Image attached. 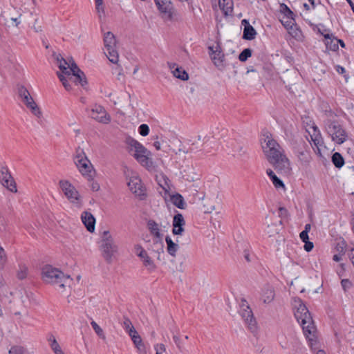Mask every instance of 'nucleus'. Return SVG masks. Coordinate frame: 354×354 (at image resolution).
<instances>
[{"instance_id": "f257e3e1", "label": "nucleus", "mask_w": 354, "mask_h": 354, "mask_svg": "<svg viewBox=\"0 0 354 354\" xmlns=\"http://www.w3.org/2000/svg\"><path fill=\"white\" fill-rule=\"evenodd\" d=\"M294 303V307L296 308L294 313L295 317L301 326L306 338L313 341L315 338L316 327L312 316L300 299H295Z\"/></svg>"}, {"instance_id": "f03ea898", "label": "nucleus", "mask_w": 354, "mask_h": 354, "mask_svg": "<svg viewBox=\"0 0 354 354\" xmlns=\"http://www.w3.org/2000/svg\"><path fill=\"white\" fill-rule=\"evenodd\" d=\"M41 279L46 283L57 285L62 288L70 286L72 280L68 275L64 274L60 270L50 265H46L42 268Z\"/></svg>"}, {"instance_id": "7ed1b4c3", "label": "nucleus", "mask_w": 354, "mask_h": 354, "mask_svg": "<svg viewBox=\"0 0 354 354\" xmlns=\"http://www.w3.org/2000/svg\"><path fill=\"white\" fill-rule=\"evenodd\" d=\"M264 137L263 141H261V147L268 162L281 158L282 155L286 154L283 148L277 140L272 138L271 134L267 133L264 135Z\"/></svg>"}, {"instance_id": "20e7f679", "label": "nucleus", "mask_w": 354, "mask_h": 354, "mask_svg": "<svg viewBox=\"0 0 354 354\" xmlns=\"http://www.w3.org/2000/svg\"><path fill=\"white\" fill-rule=\"evenodd\" d=\"M324 129L331 140L336 144L342 145L348 138L346 130L338 120L326 119L324 121Z\"/></svg>"}, {"instance_id": "39448f33", "label": "nucleus", "mask_w": 354, "mask_h": 354, "mask_svg": "<svg viewBox=\"0 0 354 354\" xmlns=\"http://www.w3.org/2000/svg\"><path fill=\"white\" fill-rule=\"evenodd\" d=\"M130 151L133 152V157L144 167L150 169L153 167V162L149 157L151 155L142 145L136 140H131L129 141Z\"/></svg>"}, {"instance_id": "423d86ee", "label": "nucleus", "mask_w": 354, "mask_h": 354, "mask_svg": "<svg viewBox=\"0 0 354 354\" xmlns=\"http://www.w3.org/2000/svg\"><path fill=\"white\" fill-rule=\"evenodd\" d=\"M292 151L301 165L307 166L309 165L312 157L309 147L304 140L302 139L295 140L293 144Z\"/></svg>"}, {"instance_id": "0eeeda50", "label": "nucleus", "mask_w": 354, "mask_h": 354, "mask_svg": "<svg viewBox=\"0 0 354 354\" xmlns=\"http://www.w3.org/2000/svg\"><path fill=\"white\" fill-rule=\"evenodd\" d=\"M104 44L107 58L111 62L117 64L119 60V55L116 49V39L111 32L104 34Z\"/></svg>"}, {"instance_id": "6e6552de", "label": "nucleus", "mask_w": 354, "mask_h": 354, "mask_svg": "<svg viewBox=\"0 0 354 354\" xmlns=\"http://www.w3.org/2000/svg\"><path fill=\"white\" fill-rule=\"evenodd\" d=\"M240 315L250 332L256 335L258 332L257 322L254 317L252 310L245 299L241 300Z\"/></svg>"}, {"instance_id": "1a4fd4ad", "label": "nucleus", "mask_w": 354, "mask_h": 354, "mask_svg": "<svg viewBox=\"0 0 354 354\" xmlns=\"http://www.w3.org/2000/svg\"><path fill=\"white\" fill-rule=\"evenodd\" d=\"M59 186L68 200L80 207L82 205L81 196L75 187L68 180H60Z\"/></svg>"}, {"instance_id": "9d476101", "label": "nucleus", "mask_w": 354, "mask_h": 354, "mask_svg": "<svg viewBox=\"0 0 354 354\" xmlns=\"http://www.w3.org/2000/svg\"><path fill=\"white\" fill-rule=\"evenodd\" d=\"M277 172L282 176H288L290 174L292 168L290 167V160L286 154L282 155L279 158L270 162Z\"/></svg>"}, {"instance_id": "9b49d317", "label": "nucleus", "mask_w": 354, "mask_h": 354, "mask_svg": "<svg viewBox=\"0 0 354 354\" xmlns=\"http://www.w3.org/2000/svg\"><path fill=\"white\" fill-rule=\"evenodd\" d=\"M158 10L167 19L171 21L174 15V8L170 0H154Z\"/></svg>"}, {"instance_id": "f8f14e48", "label": "nucleus", "mask_w": 354, "mask_h": 354, "mask_svg": "<svg viewBox=\"0 0 354 354\" xmlns=\"http://www.w3.org/2000/svg\"><path fill=\"white\" fill-rule=\"evenodd\" d=\"M0 181L1 184L12 192H17L16 184L6 166L0 167Z\"/></svg>"}, {"instance_id": "ddd939ff", "label": "nucleus", "mask_w": 354, "mask_h": 354, "mask_svg": "<svg viewBox=\"0 0 354 354\" xmlns=\"http://www.w3.org/2000/svg\"><path fill=\"white\" fill-rule=\"evenodd\" d=\"M89 115L99 122L108 124L111 121V117L104 108L100 105L95 104L93 106Z\"/></svg>"}, {"instance_id": "4468645a", "label": "nucleus", "mask_w": 354, "mask_h": 354, "mask_svg": "<svg viewBox=\"0 0 354 354\" xmlns=\"http://www.w3.org/2000/svg\"><path fill=\"white\" fill-rule=\"evenodd\" d=\"M136 254L142 261L143 265L150 272L153 271L156 269V265L151 258L148 255L147 251L140 245H137L135 247Z\"/></svg>"}, {"instance_id": "2eb2a0df", "label": "nucleus", "mask_w": 354, "mask_h": 354, "mask_svg": "<svg viewBox=\"0 0 354 354\" xmlns=\"http://www.w3.org/2000/svg\"><path fill=\"white\" fill-rule=\"evenodd\" d=\"M221 46L218 41H216L215 44L208 46L209 57L214 64L218 68L221 66Z\"/></svg>"}, {"instance_id": "dca6fc26", "label": "nucleus", "mask_w": 354, "mask_h": 354, "mask_svg": "<svg viewBox=\"0 0 354 354\" xmlns=\"http://www.w3.org/2000/svg\"><path fill=\"white\" fill-rule=\"evenodd\" d=\"M128 186L130 190L136 195L139 196L145 195V189L140 178L137 177L131 178L128 183Z\"/></svg>"}, {"instance_id": "f3484780", "label": "nucleus", "mask_w": 354, "mask_h": 354, "mask_svg": "<svg viewBox=\"0 0 354 354\" xmlns=\"http://www.w3.org/2000/svg\"><path fill=\"white\" fill-rule=\"evenodd\" d=\"M71 79H74V82L84 86L86 84V77L83 71H82L77 65L73 62L71 66Z\"/></svg>"}, {"instance_id": "a211bd4d", "label": "nucleus", "mask_w": 354, "mask_h": 354, "mask_svg": "<svg viewBox=\"0 0 354 354\" xmlns=\"http://www.w3.org/2000/svg\"><path fill=\"white\" fill-rule=\"evenodd\" d=\"M100 250L106 261L109 263H111L113 256L117 251V246L115 243H101Z\"/></svg>"}, {"instance_id": "6ab92c4d", "label": "nucleus", "mask_w": 354, "mask_h": 354, "mask_svg": "<svg viewBox=\"0 0 354 354\" xmlns=\"http://www.w3.org/2000/svg\"><path fill=\"white\" fill-rule=\"evenodd\" d=\"M172 233L174 235H181L184 232V226L185 225V219L180 213H177L173 218Z\"/></svg>"}, {"instance_id": "aec40b11", "label": "nucleus", "mask_w": 354, "mask_h": 354, "mask_svg": "<svg viewBox=\"0 0 354 354\" xmlns=\"http://www.w3.org/2000/svg\"><path fill=\"white\" fill-rule=\"evenodd\" d=\"M57 62L58 64V67L60 69L59 74H63L69 77L71 79L72 76L71 75V66L73 62V59H69L68 61H66L63 57L59 56L57 57Z\"/></svg>"}, {"instance_id": "412c9836", "label": "nucleus", "mask_w": 354, "mask_h": 354, "mask_svg": "<svg viewBox=\"0 0 354 354\" xmlns=\"http://www.w3.org/2000/svg\"><path fill=\"white\" fill-rule=\"evenodd\" d=\"M167 65L169 68L171 70V73L176 78L183 81L189 79L188 73L183 69V68L179 67L176 63L168 62Z\"/></svg>"}, {"instance_id": "4be33fe9", "label": "nucleus", "mask_w": 354, "mask_h": 354, "mask_svg": "<svg viewBox=\"0 0 354 354\" xmlns=\"http://www.w3.org/2000/svg\"><path fill=\"white\" fill-rule=\"evenodd\" d=\"M81 219L87 230L90 232H93L95 224V218L93 215L91 213L85 211L82 212Z\"/></svg>"}, {"instance_id": "5701e85b", "label": "nucleus", "mask_w": 354, "mask_h": 354, "mask_svg": "<svg viewBox=\"0 0 354 354\" xmlns=\"http://www.w3.org/2000/svg\"><path fill=\"white\" fill-rule=\"evenodd\" d=\"M21 101L26 104V106L30 109L32 114H34L35 116L40 118L41 115V113L37 105V104L35 102L33 98L31 97V95L29 94L26 97L23 98Z\"/></svg>"}, {"instance_id": "b1692460", "label": "nucleus", "mask_w": 354, "mask_h": 354, "mask_svg": "<svg viewBox=\"0 0 354 354\" xmlns=\"http://www.w3.org/2000/svg\"><path fill=\"white\" fill-rule=\"evenodd\" d=\"M311 140L314 145L317 148L318 153H320L319 147L324 144V139L322 136L320 131L317 126L313 127V133L310 134Z\"/></svg>"}, {"instance_id": "393cba45", "label": "nucleus", "mask_w": 354, "mask_h": 354, "mask_svg": "<svg viewBox=\"0 0 354 354\" xmlns=\"http://www.w3.org/2000/svg\"><path fill=\"white\" fill-rule=\"evenodd\" d=\"M88 161L89 160L88 159L84 150L80 147L76 149L75 153L74 156V162L75 165L78 167L82 164L88 162Z\"/></svg>"}, {"instance_id": "a878e982", "label": "nucleus", "mask_w": 354, "mask_h": 354, "mask_svg": "<svg viewBox=\"0 0 354 354\" xmlns=\"http://www.w3.org/2000/svg\"><path fill=\"white\" fill-rule=\"evenodd\" d=\"M274 298V291L270 286H265L262 290V300L265 304H270Z\"/></svg>"}, {"instance_id": "bb28decb", "label": "nucleus", "mask_w": 354, "mask_h": 354, "mask_svg": "<svg viewBox=\"0 0 354 354\" xmlns=\"http://www.w3.org/2000/svg\"><path fill=\"white\" fill-rule=\"evenodd\" d=\"M147 227L151 235L156 238L160 239L162 234L160 231L159 225L154 220H149L147 221Z\"/></svg>"}, {"instance_id": "cd10ccee", "label": "nucleus", "mask_w": 354, "mask_h": 354, "mask_svg": "<svg viewBox=\"0 0 354 354\" xmlns=\"http://www.w3.org/2000/svg\"><path fill=\"white\" fill-rule=\"evenodd\" d=\"M266 174L270 177L272 184L277 189L283 188L285 189V185L283 182L279 178L274 172L271 169H268L266 170Z\"/></svg>"}, {"instance_id": "c85d7f7f", "label": "nucleus", "mask_w": 354, "mask_h": 354, "mask_svg": "<svg viewBox=\"0 0 354 354\" xmlns=\"http://www.w3.org/2000/svg\"><path fill=\"white\" fill-rule=\"evenodd\" d=\"M77 167L83 176H86L88 177L92 176L93 167L90 160L88 161V162L82 164L81 165Z\"/></svg>"}, {"instance_id": "c756f323", "label": "nucleus", "mask_w": 354, "mask_h": 354, "mask_svg": "<svg viewBox=\"0 0 354 354\" xmlns=\"http://www.w3.org/2000/svg\"><path fill=\"white\" fill-rule=\"evenodd\" d=\"M257 31L252 26H245L243 29L242 38L245 40H252L255 38Z\"/></svg>"}, {"instance_id": "7c9ffc66", "label": "nucleus", "mask_w": 354, "mask_h": 354, "mask_svg": "<svg viewBox=\"0 0 354 354\" xmlns=\"http://www.w3.org/2000/svg\"><path fill=\"white\" fill-rule=\"evenodd\" d=\"M171 203L179 209H185L186 203L183 197L180 194H175L171 196Z\"/></svg>"}, {"instance_id": "2f4dec72", "label": "nucleus", "mask_w": 354, "mask_h": 354, "mask_svg": "<svg viewBox=\"0 0 354 354\" xmlns=\"http://www.w3.org/2000/svg\"><path fill=\"white\" fill-rule=\"evenodd\" d=\"M165 241L167 245V250L168 253L172 257H176L178 245L175 243L169 236H166Z\"/></svg>"}, {"instance_id": "473e14b6", "label": "nucleus", "mask_w": 354, "mask_h": 354, "mask_svg": "<svg viewBox=\"0 0 354 354\" xmlns=\"http://www.w3.org/2000/svg\"><path fill=\"white\" fill-rule=\"evenodd\" d=\"M331 161L335 167L338 169L342 168L345 163L343 156L339 152H335L332 155Z\"/></svg>"}, {"instance_id": "72a5a7b5", "label": "nucleus", "mask_w": 354, "mask_h": 354, "mask_svg": "<svg viewBox=\"0 0 354 354\" xmlns=\"http://www.w3.org/2000/svg\"><path fill=\"white\" fill-rule=\"evenodd\" d=\"M326 39V48L332 51H336L339 49L338 41L336 39H332L328 34L324 35Z\"/></svg>"}, {"instance_id": "f704fd0d", "label": "nucleus", "mask_w": 354, "mask_h": 354, "mask_svg": "<svg viewBox=\"0 0 354 354\" xmlns=\"http://www.w3.org/2000/svg\"><path fill=\"white\" fill-rule=\"evenodd\" d=\"M280 11L283 14H284L285 17H287L288 19H292L294 20V17H296V15L294 14V12L288 8V6L282 3H280Z\"/></svg>"}, {"instance_id": "c9c22d12", "label": "nucleus", "mask_w": 354, "mask_h": 354, "mask_svg": "<svg viewBox=\"0 0 354 354\" xmlns=\"http://www.w3.org/2000/svg\"><path fill=\"white\" fill-rule=\"evenodd\" d=\"M122 327L129 335L136 330L133 326L132 325L131 320L127 317L124 318Z\"/></svg>"}, {"instance_id": "e433bc0d", "label": "nucleus", "mask_w": 354, "mask_h": 354, "mask_svg": "<svg viewBox=\"0 0 354 354\" xmlns=\"http://www.w3.org/2000/svg\"><path fill=\"white\" fill-rule=\"evenodd\" d=\"M129 335L131 337L133 344L138 348H139L140 346L143 345L142 339L136 330H134L132 333L129 334Z\"/></svg>"}, {"instance_id": "4c0bfd02", "label": "nucleus", "mask_w": 354, "mask_h": 354, "mask_svg": "<svg viewBox=\"0 0 354 354\" xmlns=\"http://www.w3.org/2000/svg\"><path fill=\"white\" fill-rule=\"evenodd\" d=\"M57 73L59 80L62 82L64 88L66 90L69 91L71 88V84L68 83V81L71 80L72 79H69V77L65 75L59 74V72H57Z\"/></svg>"}, {"instance_id": "58836bf2", "label": "nucleus", "mask_w": 354, "mask_h": 354, "mask_svg": "<svg viewBox=\"0 0 354 354\" xmlns=\"http://www.w3.org/2000/svg\"><path fill=\"white\" fill-rule=\"evenodd\" d=\"M252 50L250 48H245L239 54V59L244 62L248 60L249 57L252 56Z\"/></svg>"}, {"instance_id": "ea45409f", "label": "nucleus", "mask_w": 354, "mask_h": 354, "mask_svg": "<svg viewBox=\"0 0 354 354\" xmlns=\"http://www.w3.org/2000/svg\"><path fill=\"white\" fill-rule=\"evenodd\" d=\"M9 354H29L28 351L24 347L20 346H15L11 347Z\"/></svg>"}, {"instance_id": "a19ab883", "label": "nucleus", "mask_w": 354, "mask_h": 354, "mask_svg": "<svg viewBox=\"0 0 354 354\" xmlns=\"http://www.w3.org/2000/svg\"><path fill=\"white\" fill-rule=\"evenodd\" d=\"M91 325L95 333L102 339H105V335L101 327L93 320L91 321Z\"/></svg>"}, {"instance_id": "79ce46f5", "label": "nucleus", "mask_w": 354, "mask_h": 354, "mask_svg": "<svg viewBox=\"0 0 354 354\" xmlns=\"http://www.w3.org/2000/svg\"><path fill=\"white\" fill-rule=\"evenodd\" d=\"M225 0H223V12L225 16L231 15L233 12V5L232 3L228 6V3L225 4Z\"/></svg>"}, {"instance_id": "37998d69", "label": "nucleus", "mask_w": 354, "mask_h": 354, "mask_svg": "<svg viewBox=\"0 0 354 354\" xmlns=\"http://www.w3.org/2000/svg\"><path fill=\"white\" fill-rule=\"evenodd\" d=\"M139 133L142 136H146L149 133V128L147 124H142L138 128Z\"/></svg>"}, {"instance_id": "c03bdc74", "label": "nucleus", "mask_w": 354, "mask_h": 354, "mask_svg": "<svg viewBox=\"0 0 354 354\" xmlns=\"http://www.w3.org/2000/svg\"><path fill=\"white\" fill-rule=\"evenodd\" d=\"M18 93L19 96L20 97L21 100L28 96L30 93L29 91L25 88L24 86H20L18 88Z\"/></svg>"}, {"instance_id": "a18cd8bd", "label": "nucleus", "mask_w": 354, "mask_h": 354, "mask_svg": "<svg viewBox=\"0 0 354 354\" xmlns=\"http://www.w3.org/2000/svg\"><path fill=\"white\" fill-rule=\"evenodd\" d=\"M341 285L343 290L346 292L352 286V283L349 279H344L341 281Z\"/></svg>"}, {"instance_id": "49530a36", "label": "nucleus", "mask_w": 354, "mask_h": 354, "mask_svg": "<svg viewBox=\"0 0 354 354\" xmlns=\"http://www.w3.org/2000/svg\"><path fill=\"white\" fill-rule=\"evenodd\" d=\"M156 354H163L166 351V348L164 344H157L154 346Z\"/></svg>"}, {"instance_id": "de8ad7c7", "label": "nucleus", "mask_w": 354, "mask_h": 354, "mask_svg": "<svg viewBox=\"0 0 354 354\" xmlns=\"http://www.w3.org/2000/svg\"><path fill=\"white\" fill-rule=\"evenodd\" d=\"M50 348L55 354H64L57 342L55 344H50Z\"/></svg>"}, {"instance_id": "09e8293b", "label": "nucleus", "mask_w": 354, "mask_h": 354, "mask_svg": "<svg viewBox=\"0 0 354 354\" xmlns=\"http://www.w3.org/2000/svg\"><path fill=\"white\" fill-rule=\"evenodd\" d=\"M27 276V268L25 266L20 267V270L17 272V277L19 279H24Z\"/></svg>"}, {"instance_id": "8fccbe9b", "label": "nucleus", "mask_w": 354, "mask_h": 354, "mask_svg": "<svg viewBox=\"0 0 354 354\" xmlns=\"http://www.w3.org/2000/svg\"><path fill=\"white\" fill-rule=\"evenodd\" d=\"M289 33L293 37H297L301 34V30L296 26H294L293 27H290V30H288Z\"/></svg>"}, {"instance_id": "3c124183", "label": "nucleus", "mask_w": 354, "mask_h": 354, "mask_svg": "<svg viewBox=\"0 0 354 354\" xmlns=\"http://www.w3.org/2000/svg\"><path fill=\"white\" fill-rule=\"evenodd\" d=\"M173 339H174V342H175L176 346L180 351H182V349L183 348V343L182 342V341L180 339V337L177 335H173Z\"/></svg>"}, {"instance_id": "603ef678", "label": "nucleus", "mask_w": 354, "mask_h": 354, "mask_svg": "<svg viewBox=\"0 0 354 354\" xmlns=\"http://www.w3.org/2000/svg\"><path fill=\"white\" fill-rule=\"evenodd\" d=\"M304 243H305V244H304V250L306 252H310L313 250V247H314L313 243L309 241L308 240L306 241H304Z\"/></svg>"}, {"instance_id": "864d4df0", "label": "nucleus", "mask_w": 354, "mask_h": 354, "mask_svg": "<svg viewBox=\"0 0 354 354\" xmlns=\"http://www.w3.org/2000/svg\"><path fill=\"white\" fill-rule=\"evenodd\" d=\"M340 248H341V250H340L339 254H335L333 257V259L335 261L338 262V261H340L342 260V254L344 253V248L342 246H341Z\"/></svg>"}, {"instance_id": "5fc2aeb1", "label": "nucleus", "mask_w": 354, "mask_h": 354, "mask_svg": "<svg viewBox=\"0 0 354 354\" xmlns=\"http://www.w3.org/2000/svg\"><path fill=\"white\" fill-rule=\"evenodd\" d=\"M6 261V253L3 248L0 245V265H3Z\"/></svg>"}, {"instance_id": "6e6d98bb", "label": "nucleus", "mask_w": 354, "mask_h": 354, "mask_svg": "<svg viewBox=\"0 0 354 354\" xmlns=\"http://www.w3.org/2000/svg\"><path fill=\"white\" fill-rule=\"evenodd\" d=\"M294 22H295V19L294 20L288 19V21H286L283 24L286 27V28L289 30H290V27H293L295 26ZM282 23H283V22L282 21Z\"/></svg>"}, {"instance_id": "4d7b16f0", "label": "nucleus", "mask_w": 354, "mask_h": 354, "mask_svg": "<svg viewBox=\"0 0 354 354\" xmlns=\"http://www.w3.org/2000/svg\"><path fill=\"white\" fill-rule=\"evenodd\" d=\"M299 237L303 242L308 241L309 239L308 232H306V231H302L299 234Z\"/></svg>"}, {"instance_id": "13d9d810", "label": "nucleus", "mask_w": 354, "mask_h": 354, "mask_svg": "<svg viewBox=\"0 0 354 354\" xmlns=\"http://www.w3.org/2000/svg\"><path fill=\"white\" fill-rule=\"evenodd\" d=\"M96 10L98 13L99 17L101 18L102 15L104 14V9L103 5L100 6H96Z\"/></svg>"}, {"instance_id": "bf43d9fd", "label": "nucleus", "mask_w": 354, "mask_h": 354, "mask_svg": "<svg viewBox=\"0 0 354 354\" xmlns=\"http://www.w3.org/2000/svg\"><path fill=\"white\" fill-rule=\"evenodd\" d=\"M47 340L49 342L50 345V344H55L57 342L55 336L53 334H49L48 335Z\"/></svg>"}, {"instance_id": "052dcab7", "label": "nucleus", "mask_w": 354, "mask_h": 354, "mask_svg": "<svg viewBox=\"0 0 354 354\" xmlns=\"http://www.w3.org/2000/svg\"><path fill=\"white\" fill-rule=\"evenodd\" d=\"M101 239H113L109 230H104L102 235Z\"/></svg>"}, {"instance_id": "680f3d73", "label": "nucleus", "mask_w": 354, "mask_h": 354, "mask_svg": "<svg viewBox=\"0 0 354 354\" xmlns=\"http://www.w3.org/2000/svg\"><path fill=\"white\" fill-rule=\"evenodd\" d=\"M221 3H222V1L221 0H218V5L217 4H213L212 5V7L214 8V10H215L216 12H218V10H217V8L218 7L220 9H221Z\"/></svg>"}, {"instance_id": "e2e57ef3", "label": "nucleus", "mask_w": 354, "mask_h": 354, "mask_svg": "<svg viewBox=\"0 0 354 354\" xmlns=\"http://www.w3.org/2000/svg\"><path fill=\"white\" fill-rule=\"evenodd\" d=\"M113 239H101V243H113Z\"/></svg>"}, {"instance_id": "0e129e2a", "label": "nucleus", "mask_w": 354, "mask_h": 354, "mask_svg": "<svg viewBox=\"0 0 354 354\" xmlns=\"http://www.w3.org/2000/svg\"><path fill=\"white\" fill-rule=\"evenodd\" d=\"M336 71L337 73H340V74H343L346 72L345 71V68L341 66H337L336 67Z\"/></svg>"}, {"instance_id": "69168bd1", "label": "nucleus", "mask_w": 354, "mask_h": 354, "mask_svg": "<svg viewBox=\"0 0 354 354\" xmlns=\"http://www.w3.org/2000/svg\"><path fill=\"white\" fill-rule=\"evenodd\" d=\"M153 147L156 148V150H160V142L159 141H155L153 144Z\"/></svg>"}, {"instance_id": "338daca9", "label": "nucleus", "mask_w": 354, "mask_h": 354, "mask_svg": "<svg viewBox=\"0 0 354 354\" xmlns=\"http://www.w3.org/2000/svg\"><path fill=\"white\" fill-rule=\"evenodd\" d=\"M100 189V186L97 183H93L92 184V189L93 191H97Z\"/></svg>"}, {"instance_id": "774afa93", "label": "nucleus", "mask_w": 354, "mask_h": 354, "mask_svg": "<svg viewBox=\"0 0 354 354\" xmlns=\"http://www.w3.org/2000/svg\"><path fill=\"white\" fill-rule=\"evenodd\" d=\"M244 257L248 262H250L251 261L250 254L246 251H245Z\"/></svg>"}]
</instances>
